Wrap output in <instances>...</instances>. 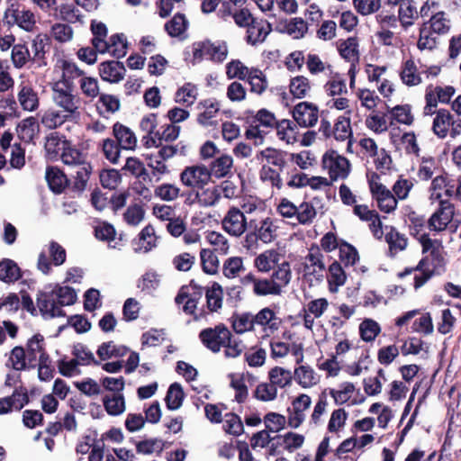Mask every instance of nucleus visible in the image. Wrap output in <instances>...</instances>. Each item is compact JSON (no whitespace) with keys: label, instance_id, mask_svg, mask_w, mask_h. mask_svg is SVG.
<instances>
[{"label":"nucleus","instance_id":"31","mask_svg":"<svg viewBox=\"0 0 461 461\" xmlns=\"http://www.w3.org/2000/svg\"><path fill=\"white\" fill-rule=\"evenodd\" d=\"M91 32L93 34L92 44L100 53H105L107 50V28L102 22L92 20Z\"/></svg>","mask_w":461,"mask_h":461},{"label":"nucleus","instance_id":"9","mask_svg":"<svg viewBox=\"0 0 461 461\" xmlns=\"http://www.w3.org/2000/svg\"><path fill=\"white\" fill-rule=\"evenodd\" d=\"M223 230L233 237H240L249 230V220L240 208L230 207L221 221Z\"/></svg>","mask_w":461,"mask_h":461},{"label":"nucleus","instance_id":"54","mask_svg":"<svg viewBox=\"0 0 461 461\" xmlns=\"http://www.w3.org/2000/svg\"><path fill=\"white\" fill-rule=\"evenodd\" d=\"M11 59L15 68H23L32 61L29 49L24 44H15L12 48Z\"/></svg>","mask_w":461,"mask_h":461},{"label":"nucleus","instance_id":"30","mask_svg":"<svg viewBox=\"0 0 461 461\" xmlns=\"http://www.w3.org/2000/svg\"><path fill=\"white\" fill-rule=\"evenodd\" d=\"M400 77L402 83L408 86H415L422 82L420 73L412 59H407L402 63L400 72Z\"/></svg>","mask_w":461,"mask_h":461},{"label":"nucleus","instance_id":"12","mask_svg":"<svg viewBox=\"0 0 461 461\" xmlns=\"http://www.w3.org/2000/svg\"><path fill=\"white\" fill-rule=\"evenodd\" d=\"M293 118L296 123L303 128L313 127L319 119V108L310 102H301L293 109Z\"/></svg>","mask_w":461,"mask_h":461},{"label":"nucleus","instance_id":"53","mask_svg":"<svg viewBox=\"0 0 461 461\" xmlns=\"http://www.w3.org/2000/svg\"><path fill=\"white\" fill-rule=\"evenodd\" d=\"M290 93L294 98H304L311 90V84L307 77L297 76L291 79Z\"/></svg>","mask_w":461,"mask_h":461},{"label":"nucleus","instance_id":"55","mask_svg":"<svg viewBox=\"0 0 461 461\" xmlns=\"http://www.w3.org/2000/svg\"><path fill=\"white\" fill-rule=\"evenodd\" d=\"M185 393L178 383L172 384L166 395L167 407L169 410H177L183 403Z\"/></svg>","mask_w":461,"mask_h":461},{"label":"nucleus","instance_id":"18","mask_svg":"<svg viewBox=\"0 0 461 461\" xmlns=\"http://www.w3.org/2000/svg\"><path fill=\"white\" fill-rule=\"evenodd\" d=\"M29 402L27 390L20 387L11 396L0 399V414H6L14 410L20 411Z\"/></svg>","mask_w":461,"mask_h":461},{"label":"nucleus","instance_id":"59","mask_svg":"<svg viewBox=\"0 0 461 461\" xmlns=\"http://www.w3.org/2000/svg\"><path fill=\"white\" fill-rule=\"evenodd\" d=\"M59 18L68 23H84V15L73 5H61L59 8Z\"/></svg>","mask_w":461,"mask_h":461},{"label":"nucleus","instance_id":"42","mask_svg":"<svg viewBox=\"0 0 461 461\" xmlns=\"http://www.w3.org/2000/svg\"><path fill=\"white\" fill-rule=\"evenodd\" d=\"M103 403L107 413L112 416L120 415L125 411L124 397L121 393L105 395Z\"/></svg>","mask_w":461,"mask_h":461},{"label":"nucleus","instance_id":"39","mask_svg":"<svg viewBox=\"0 0 461 461\" xmlns=\"http://www.w3.org/2000/svg\"><path fill=\"white\" fill-rule=\"evenodd\" d=\"M419 16L413 0H402L399 6L398 19L402 27L408 28L413 24V20Z\"/></svg>","mask_w":461,"mask_h":461},{"label":"nucleus","instance_id":"26","mask_svg":"<svg viewBox=\"0 0 461 461\" xmlns=\"http://www.w3.org/2000/svg\"><path fill=\"white\" fill-rule=\"evenodd\" d=\"M46 180L50 190L55 194H61L68 184L67 176L60 169L54 167L47 168Z\"/></svg>","mask_w":461,"mask_h":461},{"label":"nucleus","instance_id":"56","mask_svg":"<svg viewBox=\"0 0 461 461\" xmlns=\"http://www.w3.org/2000/svg\"><path fill=\"white\" fill-rule=\"evenodd\" d=\"M274 129L276 130V134L280 140L286 143L294 142L296 126L292 121L285 119L277 121Z\"/></svg>","mask_w":461,"mask_h":461},{"label":"nucleus","instance_id":"57","mask_svg":"<svg viewBox=\"0 0 461 461\" xmlns=\"http://www.w3.org/2000/svg\"><path fill=\"white\" fill-rule=\"evenodd\" d=\"M252 291L257 296L280 294L279 286L271 279L267 278H258Z\"/></svg>","mask_w":461,"mask_h":461},{"label":"nucleus","instance_id":"49","mask_svg":"<svg viewBox=\"0 0 461 461\" xmlns=\"http://www.w3.org/2000/svg\"><path fill=\"white\" fill-rule=\"evenodd\" d=\"M294 378L303 388L315 385L318 383V376L314 370L308 366H301L294 370Z\"/></svg>","mask_w":461,"mask_h":461},{"label":"nucleus","instance_id":"40","mask_svg":"<svg viewBox=\"0 0 461 461\" xmlns=\"http://www.w3.org/2000/svg\"><path fill=\"white\" fill-rule=\"evenodd\" d=\"M203 111L198 115V122L202 125L208 126L212 123V120L220 111V104L216 100L206 99L199 104Z\"/></svg>","mask_w":461,"mask_h":461},{"label":"nucleus","instance_id":"2","mask_svg":"<svg viewBox=\"0 0 461 461\" xmlns=\"http://www.w3.org/2000/svg\"><path fill=\"white\" fill-rule=\"evenodd\" d=\"M277 226L270 217L249 219V230L245 235L243 246L247 249L258 248V241L271 243L277 237Z\"/></svg>","mask_w":461,"mask_h":461},{"label":"nucleus","instance_id":"34","mask_svg":"<svg viewBox=\"0 0 461 461\" xmlns=\"http://www.w3.org/2000/svg\"><path fill=\"white\" fill-rule=\"evenodd\" d=\"M385 241L388 243L389 251L392 256L404 250L408 245L406 236L392 226L389 227V230L385 233Z\"/></svg>","mask_w":461,"mask_h":461},{"label":"nucleus","instance_id":"28","mask_svg":"<svg viewBox=\"0 0 461 461\" xmlns=\"http://www.w3.org/2000/svg\"><path fill=\"white\" fill-rule=\"evenodd\" d=\"M42 344L43 337L41 335H35L28 341L25 355L29 367H35L41 361V355H47L43 351Z\"/></svg>","mask_w":461,"mask_h":461},{"label":"nucleus","instance_id":"41","mask_svg":"<svg viewBox=\"0 0 461 461\" xmlns=\"http://www.w3.org/2000/svg\"><path fill=\"white\" fill-rule=\"evenodd\" d=\"M41 123L48 129H56L66 122L75 121L62 111L48 110L41 116Z\"/></svg>","mask_w":461,"mask_h":461},{"label":"nucleus","instance_id":"17","mask_svg":"<svg viewBox=\"0 0 461 461\" xmlns=\"http://www.w3.org/2000/svg\"><path fill=\"white\" fill-rule=\"evenodd\" d=\"M288 156L289 154L286 151L268 147L258 151L256 154V159L259 162L266 160L267 166H270L283 171L287 165Z\"/></svg>","mask_w":461,"mask_h":461},{"label":"nucleus","instance_id":"32","mask_svg":"<svg viewBox=\"0 0 461 461\" xmlns=\"http://www.w3.org/2000/svg\"><path fill=\"white\" fill-rule=\"evenodd\" d=\"M281 32L294 39H301L308 31L307 23L301 17H294L281 23Z\"/></svg>","mask_w":461,"mask_h":461},{"label":"nucleus","instance_id":"48","mask_svg":"<svg viewBox=\"0 0 461 461\" xmlns=\"http://www.w3.org/2000/svg\"><path fill=\"white\" fill-rule=\"evenodd\" d=\"M446 195L449 197L451 195V191L447 187L446 177L443 176H437L433 178L431 186H430V200L432 202L438 201H449L448 199H444L443 196Z\"/></svg>","mask_w":461,"mask_h":461},{"label":"nucleus","instance_id":"23","mask_svg":"<svg viewBox=\"0 0 461 461\" xmlns=\"http://www.w3.org/2000/svg\"><path fill=\"white\" fill-rule=\"evenodd\" d=\"M17 97L23 110L33 112L38 109L40 104L39 96L30 85H20Z\"/></svg>","mask_w":461,"mask_h":461},{"label":"nucleus","instance_id":"46","mask_svg":"<svg viewBox=\"0 0 461 461\" xmlns=\"http://www.w3.org/2000/svg\"><path fill=\"white\" fill-rule=\"evenodd\" d=\"M358 43L356 38L350 37L339 46V54L350 63H357L359 59Z\"/></svg>","mask_w":461,"mask_h":461},{"label":"nucleus","instance_id":"64","mask_svg":"<svg viewBox=\"0 0 461 461\" xmlns=\"http://www.w3.org/2000/svg\"><path fill=\"white\" fill-rule=\"evenodd\" d=\"M333 135L337 140H346L352 137L350 120L345 116H339L333 127Z\"/></svg>","mask_w":461,"mask_h":461},{"label":"nucleus","instance_id":"25","mask_svg":"<svg viewBox=\"0 0 461 461\" xmlns=\"http://www.w3.org/2000/svg\"><path fill=\"white\" fill-rule=\"evenodd\" d=\"M230 386L235 390V400L238 402H243L249 395V391L246 383L253 382L254 376L249 373L242 375L230 374Z\"/></svg>","mask_w":461,"mask_h":461},{"label":"nucleus","instance_id":"8","mask_svg":"<svg viewBox=\"0 0 461 461\" xmlns=\"http://www.w3.org/2000/svg\"><path fill=\"white\" fill-rule=\"evenodd\" d=\"M230 330L224 325L219 324L214 328H206L200 331L199 339L208 349L218 353L223 347L225 341L230 339Z\"/></svg>","mask_w":461,"mask_h":461},{"label":"nucleus","instance_id":"62","mask_svg":"<svg viewBox=\"0 0 461 461\" xmlns=\"http://www.w3.org/2000/svg\"><path fill=\"white\" fill-rule=\"evenodd\" d=\"M280 170L270 166L263 165L259 176L263 182L268 183L271 186L281 189L283 187V180L280 176Z\"/></svg>","mask_w":461,"mask_h":461},{"label":"nucleus","instance_id":"45","mask_svg":"<svg viewBox=\"0 0 461 461\" xmlns=\"http://www.w3.org/2000/svg\"><path fill=\"white\" fill-rule=\"evenodd\" d=\"M423 25L438 35L445 34L450 29L449 20L447 19L444 12L436 13Z\"/></svg>","mask_w":461,"mask_h":461},{"label":"nucleus","instance_id":"33","mask_svg":"<svg viewBox=\"0 0 461 461\" xmlns=\"http://www.w3.org/2000/svg\"><path fill=\"white\" fill-rule=\"evenodd\" d=\"M40 131V126L37 120L31 116L23 119L17 126V133L19 138L30 143L37 136Z\"/></svg>","mask_w":461,"mask_h":461},{"label":"nucleus","instance_id":"1","mask_svg":"<svg viewBox=\"0 0 461 461\" xmlns=\"http://www.w3.org/2000/svg\"><path fill=\"white\" fill-rule=\"evenodd\" d=\"M60 158L65 165L71 167L70 176L74 179L72 189L82 193L86 188L92 173V166L87 161L86 155L68 143L63 145Z\"/></svg>","mask_w":461,"mask_h":461},{"label":"nucleus","instance_id":"47","mask_svg":"<svg viewBox=\"0 0 461 461\" xmlns=\"http://www.w3.org/2000/svg\"><path fill=\"white\" fill-rule=\"evenodd\" d=\"M279 254L275 249H268L255 258V267L260 272H268L278 262Z\"/></svg>","mask_w":461,"mask_h":461},{"label":"nucleus","instance_id":"15","mask_svg":"<svg viewBox=\"0 0 461 461\" xmlns=\"http://www.w3.org/2000/svg\"><path fill=\"white\" fill-rule=\"evenodd\" d=\"M311 403V397L304 393L300 394L293 401L292 406L287 410L289 427L296 429L303 422L305 419L304 411L309 409Z\"/></svg>","mask_w":461,"mask_h":461},{"label":"nucleus","instance_id":"27","mask_svg":"<svg viewBox=\"0 0 461 461\" xmlns=\"http://www.w3.org/2000/svg\"><path fill=\"white\" fill-rule=\"evenodd\" d=\"M233 167V159L230 155H221L210 164V177L223 178L227 176Z\"/></svg>","mask_w":461,"mask_h":461},{"label":"nucleus","instance_id":"6","mask_svg":"<svg viewBox=\"0 0 461 461\" xmlns=\"http://www.w3.org/2000/svg\"><path fill=\"white\" fill-rule=\"evenodd\" d=\"M370 192L373 199L376 201L380 211L390 213L397 207V198L384 185L379 182V176L373 173L368 179Z\"/></svg>","mask_w":461,"mask_h":461},{"label":"nucleus","instance_id":"21","mask_svg":"<svg viewBox=\"0 0 461 461\" xmlns=\"http://www.w3.org/2000/svg\"><path fill=\"white\" fill-rule=\"evenodd\" d=\"M136 253H148L157 247V236L153 226L147 225L133 241Z\"/></svg>","mask_w":461,"mask_h":461},{"label":"nucleus","instance_id":"22","mask_svg":"<svg viewBox=\"0 0 461 461\" xmlns=\"http://www.w3.org/2000/svg\"><path fill=\"white\" fill-rule=\"evenodd\" d=\"M113 133L116 142L122 149H134L137 145V138L134 132L125 125L116 122L113 126Z\"/></svg>","mask_w":461,"mask_h":461},{"label":"nucleus","instance_id":"24","mask_svg":"<svg viewBox=\"0 0 461 461\" xmlns=\"http://www.w3.org/2000/svg\"><path fill=\"white\" fill-rule=\"evenodd\" d=\"M189 290L190 288L188 286H182L175 298V302L178 305L184 303L183 312L185 313L194 314L198 300L202 294L201 292L191 294Z\"/></svg>","mask_w":461,"mask_h":461},{"label":"nucleus","instance_id":"43","mask_svg":"<svg viewBox=\"0 0 461 461\" xmlns=\"http://www.w3.org/2000/svg\"><path fill=\"white\" fill-rule=\"evenodd\" d=\"M250 86V92L262 95L267 88V80L265 74L258 68H251V71L245 79Z\"/></svg>","mask_w":461,"mask_h":461},{"label":"nucleus","instance_id":"63","mask_svg":"<svg viewBox=\"0 0 461 461\" xmlns=\"http://www.w3.org/2000/svg\"><path fill=\"white\" fill-rule=\"evenodd\" d=\"M222 294L221 286L217 283L206 291L207 307L211 312H217L221 308Z\"/></svg>","mask_w":461,"mask_h":461},{"label":"nucleus","instance_id":"61","mask_svg":"<svg viewBox=\"0 0 461 461\" xmlns=\"http://www.w3.org/2000/svg\"><path fill=\"white\" fill-rule=\"evenodd\" d=\"M380 331V325L372 319H366L359 325L361 339L366 342L375 340Z\"/></svg>","mask_w":461,"mask_h":461},{"label":"nucleus","instance_id":"38","mask_svg":"<svg viewBox=\"0 0 461 461\" xmlns=\"http://www.w3.org/2000/svg\"><path fill=\"white\" fill-rule=\"evenodd\" d=\"M198 89L192 83H185L175 94V102L184 106H191L197 99Z\"/></svg>","mask_w":461,"mask_h":461},{"label":"nucleus","instance_id":"14","mask_svg":"<svg viewBox=\"0 0 461 461\" xmlns=\"http://www.w3.org/2000/svg\"><path fill=\"white\" fill-rule=\"evenodd\" d=\"M36 303L41 314L44 318H55L65 315V312L59 307L52 290L50 292L40 291L37 294Z\"/></svg>","mask_w":461,"mask_h":461},{"label":"nucleus","instance_id":"19","mask_svg":"<svg viewBox=\"0 0 461 461\" xmlns=\"http://www.w3.org/2000/svg\"><path fill=\"white\" fill-rule=\"evenodd\" d=\"M254 322L262 327L263 331L274 333L279 329L282 321L271 308L265 307L254 314Z\"/></svg>","mask_w":461,"mask_h":461},{"label":"nucleus","instance_id":"29","mask_svg":"<svg viewBox=\"0 0 461 461\" xmlns=\"http://www.w3.org/2000/svg\"><path fill=\"white\" fill-rule=\"evenodd\" d=\"M452 114L446 109H440L437 112L432 123V131L439 139H445L450 129Z\"/></svg>","mask_w":461,"mask_h":461},{"label":"nucleus","instance_id":"52","mask_svg":"<svg viewBox=\"0 0 461 461\" xmlns=\"http://www.w3.org/2000/svg\"><path fill=\"white\" fill-rule=\"evenodd\" d=\"M270 382L276 387L285 388L292 383L293 375L288 369L275 366L268 374Z\"/></svg>","mask_w":461,"mask_h":461},{"label":"nucleus","instance_id":"50","mask_svg":"<svg viewBox=\"0 0 461 461\" xmlns=\"http://www.w3.org/2000/svg\"><path fill=\"white\" fill-rule=\"evenodd\" d=\"M106 52L112 54L117 59L124 57L127 52V41L125 36L123 34L112 35L109 41H107V50H105V53Z\"/></svg>","mask_w":461,"mask_h":461},{"label":"nucleus","instance_id":"7","mask_svg":"<svg viewBox=\"0 0 461 461\" xmlns=\"http://www.w3.org/2000/svg\"><path fill=\"white\" fill-rule=\"evenodd\" d=\"M322 167L333 181L345 179L350 172L349 161L335 150H329L323 155Z\"/></svg>","mask_w":461,"mask_h":461},{"label":"nucleus","instance_id":"51","mask_svg":"<svg viewBox=\"0 0 461 461\" xmlns=\"http://www.w3.org/2000/svg\"><path fill=\"white\" fill-rule=\"evenodd\" d=\"M325 92L330 96L341 95L348 92L346 79L339 73H335L324 85Z\"/></svg>","mask_w":461,"mask_h":461},{"label":"nucleus","instance_id":"58","mask_svg":"<svg viewBox=\"0 0 461 461\" xmlns=\"http://www.w3.org/2000/svg\"><path fill=\"white\" fill-rule=\"evenodd\" d=\"M72 355L74 359L82 366H88L90 364L99 365V361L95 360V356L84 344L77 343L74 345Z\"/></svg>","mask_w":461,"mask_h":461},{"label":"nucleus","instance_id":"10","mask_svg":"<svg viewBox=\"0 0 461 461\" xmlns=\"http://www.w3.org/2000/svg\"><path fill=\"white\" fill-rule=\"evenodd\" d=\"M210 179L209 169L203 165L186 167L180 174L181 183L191 188H203Z\"/></svg>","mask_w":461,"mask_h":461},{"label":"nucleus","instance_id":"60","mask_svg":"<svg viewBox=\"0 0 461 461\" xmlns=\"http://www.w3.org/2000/svg\"><path fill=\"white\" fill-rule=\"evenodd\" d=\"M317 215L315 207L312 203L303 202L297 206L296 221L303 225L311 224Z\"/></svg>","mask_w":461,"mask_h":461},{"label":"nucleus","instance_id":"35","mask_svg":"<svg viewBox=\"0 0 461 461\" xmlns=\"http://www.w3.org/2000/svg\"><path fill=\"white\" fill-rule=\"evenodd\" d=\"M129 351V348L123 345H117L113 341L102 343L96 351L97 356L101 360H106L112 357H124Z\"/></svg>","mask_w":461,"mask_h":461},{"label":"nucleus","instance_id":"4","mask_svg":"<svg viewBox=\"0 0 461 461\" xmlns=\"http://www.w3.org/2000/svg\"><path fill=\"white\" fill-rule=\"evenodd\" d=\"M191 49L193 65L200 63L204 59L214 63H222L229 53L227 42L224 41H199L194 42Z\"/></svg>","mask_w":461,"mask_h":461},{"label":"nucleus","instance_id":"5","mask_svg":"<svg viewBox=\"0 0 461 461\" xmlns=\"http://www.w3.org/2000/svg\"><path fill=\"white\" fill-rule=\"evenodd\" d=\"M277 120L275 114L267 109H260L251 119L249 127L245 132L249 140H259L261 143L264 137L276 126Z\"/></svg>","mask_w":461,"mask_h":461},{"label":"nucleus","instance_id":"16","mask_svg":"<svg viewBox=\"0 0 461 461\" xmlns=\"http://www.w3.org/2000/svg\"><path fill=\"white\" fill-rule=\"evenodd\" d=\"M438 208L429 219L430 230L441 231L451 221L454 215V206L449 201H440Z\"/></svg>","mask_w":461,"mask_h":461},{"label":"nucleus","instance_id":"20","mask_svg":"<svg viewBox=\"0 0 461 461\" xmlns=\"http://www.w3.org/2000/svg\"><path fill=\"white\" fill-rule=\"evenodd\" d=\"M125 72V67L123 63L120 61H104L99 66L101 78L110 83H118L122 80Z\"/></svg>","mask_w":461,"mask_h":461},{"label":"nucleus","instance_id":"37","mask_svg":"<svg viewBox=\"0 0 461 461\" xmlns=\"http://www.w3.org/2000/svg\"><path fill=\"white\" fill-rule=\"evenodd\" d=\"M230 320L232 329L237 334H243L254 330V314L251 312L235 313Z\"/></svg>","mask_w":461,"mask_h":461},{"label":"nucleus","instance_id":"36","mask_svg":"<svg viewBox=\"0 0 461 461\" xmlns=\"http://www.w3.org/2000/svg\"><path fill=\"white\" fill-rule=\"evenodd\" d=\"M22 277L21 269L12 259H4L0 262V280L12 284Z\"/></svg>","mask_w":461,"mask_h":461},{"label":"nucleus","instance_id":"13","mask_svg":"<svg viewBox=\"0 0 461 461\" xmlns=\"http://www.w3.org/2000/svg\"><path fill=\"white\" fill-rule=\"evenodd\" d=\"M323 255L318 246H312L304 258L303 271L305 276H313L317 280H321L325 273Z\"/></svg>","mask_w":461,"mask_h":461},{"label":"nucleus","instance_id":"11","mask_svg":"<svg viewBox=\"0 0 461 461\" xmlns=\"http://www.w3.org/2000/svg\"><path fill=\"white\" fill-rule=\"evenodd\" d=\"M245 30L244 41L248 45L256 47L266 41L272 26L266 19L256 17Z\"/></svg>","mask_w":461,"mask_h":461},{"label":"nucleus","instance_id":"3","mask_svg":"<svg viewBox=\"0 0 461 461\" xmlns=\"http://www.w3.org/2000/svg\"><path fill=\"white\" fill-rule=\"evenodd\" d=\"M52 100L68 117L77 120L80 117V97L74 93L68 80H59L52 84Z\"/></svg>","mask_w":461,"mask_h":461},{"label":"nucleus","instance_id":"44","mask_svg":"<svg viewBox=\"0 0 461 461\" xmlns=\"http://www.w3.org/2000/svg\"><path fill=\"white\" fill-rule=\"evenodd\" d=\"M188 27V21L183 14H176L166 23L165 30L170 37H180Z\"/></svg>","mask_w":461,"mask_h":461}]
</instances>
